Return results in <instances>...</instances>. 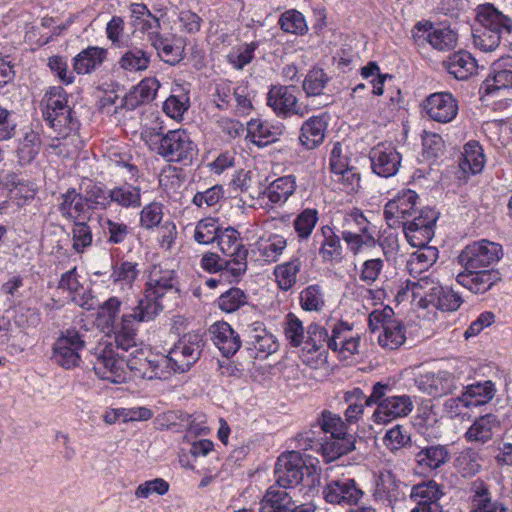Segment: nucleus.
I'll use <instances>...</instances> for the list:
<instances>
[{"instance_id": "nucleus-14", "label": "nucleus", "mask_w": 512, "mask_h": 512, "mask_svg": "<svg viewBox=\"0 0 512 512\" xmlns=\"http://www.w3.org/2000/svg\"><path fill=\"white\" fill-rule=\"evenodd\" d=\"M444 495V486L432 479L413 485L409 496L416 506L411 512H443L439 501Z\"/></svg>"}, {"instance_id": "nucleus-9", "label": "nucleus", "mask_w": 512, "mask_h": 512, "mask_svg": "<svg viewBox=\"0 0 512 512\" xmlns=\"http://www.w3.org/2000/svg\"><path fill=\"white\" fill-rule=\"evenodd\" d=\"M438 212L430 207L420 210L402 225L407 241L413 247H421L429 243L434 235V226Z\"/></svg>"}, {"instance_id": "nucleus-2", "label": "nucleus", "mask_w": 512, "mask_h": 512, "mask_svg": "<svg viewBox=\"0 0 512 512\" xmlns=\"http://www.w3.org/2000/svg\"><path fill=\"white\" fill-rule=\"evenodd\" d=\"M178 292L176 272L161 265H154L149 271L143 298L139 299L136 307L142 310V317L155 318L164 309L162 298L167 293Z\"/></svg>"}, {"instance_id": "nucleus-3", "label": "nucleus", "mask_w": 512, "mask_h": 512, "mask_svg": "<svg viewBox=\"0 0 512 512\" xmlns=\"http://www.w3.org/2000/svg\"><path fill=\"white\" fill-rule=\"evenodd\" d=\"M476 12L481 27L473 32L474 45L483 52H491L499 46L502 33L512 32V19L491 3L479 5Z\"/></svg>"}, {"instance_id": "nucleus-36", "label": "nucleus", "mask_w": 512, "mask_h": 512, "mask_svg": "<svg viewBox=\"0 0 512 512\" xmlns=\"http://www.w3.org/2000/svg\"><path fill=\"white\" fill-rule=\"evenodd\" d=\"M122 208H139L141 206V189L130 183H123L110 189V204Z\"/></svg>"}, {"instance_id": "nucleus-15", "label": "nucleus", "mask_w": 512, "mask_h": 512, "mask_svg": "<svg viewBox=\"0 0 512 512\" xmlns=\"http://www.w3.org/2000/svg\"><path fill=\"white\" fill-rule=\"evenodd\" d=\"M307 469L305 461L297 451L281 454L275 465L276 483L281 488H288L299 484Z\"/></svg>"}, {"instance_id": "nucleus-4", "label": "nucleus", "mask_w": 512, "mask_h": 512, "mask_svg": "<svg viewBox=\"0 0 512 512\" xmlns=\"http://www.w3.org/2000/svg\"><path fill=\"white\" fill-rule=\"evenodd\" d=\"M392 391L389 383L377 382L372 387L371 395L366 399V406L376 404L372 414L374 422L386 424L395 419L406 417L413 410L414 404L408 395H388Z\"/></svg>"}, {"instance_id": "nucleus-57", "label": "nucleus", "mask_w": 512, "mask_h": 512, "mask_svg": "<svg viewBox=\"0 0 512 512\" xmlns=\"http://www.w3.org/2000/svg\"><path fill=\"white\" fill-rule=\"evenodd\" d=\"M220 229L216 219L204 218L195 227L194 239L199 244L213 243L216 241Z\"/></svg>"}, {"instance_id": "nucleus-48", "label": "nucleus", "mask_w": 512, "mask_h": 512, "mask_svg": "<svg viewBox=\"0 0 512 512\" xmlns=\"http://www.w3.org/2000/svg\"><path fill=\"white\" fill-rule=\"evenodd\" d=\"M132 17L135 19V25L143 32L158 30L160 28L159 19L154 16L145 4L133 3L130 6Z\"/></svg>"}, {"instance_id": "nucleus-37", "label": "nucleus", "mask_w": 512, "mask_h": 512, "mask_svg": "<svg viewBox=\"0 0 512 512\" xmlns=\"http://www.w3.org/2000/svg\"><path fill=\"white\" fill-rule=\"evenodd\" d=\"M321 246L319 255L324 262H332L340 260L342 255V245L340 237L335 233L334 229L325 225L321 227Z\"/></svg>"}, {"instance_id": "nucleus-51", "label": "nucleus", "mask_w": 512, "mask_h": 512, "mask_svg": "<svg viewBox=\"0 0 512 512\" xmlns=\"http://www.w3.org/2000/svg\"><path fill=\"white\" fill-rule=\"evenodd\" d=\"M248 302V296L240 288H230L220 295L217 300L218 307L227 313H232Z\"/></svg>"}, {"instance_id": "nucleus-52", "label": "nucleus", "mask_w": 512, "mask_h": 512, "mask_svg": "<svg viewBox=\"0 0 512 512\" xmlns=\"http://www.w3.org/2000/svg\"><path fill=\"white\" fill-rule=\"evenodd\" d=\"M439 286L430 276H424L417 280H408L406 288L411 291L413 298H419L431 304L432 293Z\"/></svg>"}, {"instance_id": "nucleus-5", "label": "nucleus", "mask_w": 512, "mask_h": 512, "mask_svg": "<svg viewBox=\"0 0 512 512\" xmlns=\"http://www.w3.org/2000/svg\"><path fill=\"white\" fill-rule=\"evenodd\" d=\"M42 105L43 117L57 133V137L65 138L78 130L79 121L67 105V96L62 87H51L46 92Z\"/></svg>"}, {"instance_id": "nucleus-24", "label": "nucleus", "mask_w": 512, "mask_h": 512, "mask_svg": "<svg viewBox=\"0 0 512 512\" xmlns=\"http://www.w3.org/2000/svg\"><path fill=\"white\" fill-rule=\"evenodd\" d=\"M408 485L400 481L391 471L381 472L376 482L374 496L390 505L406 498Z\"/></svg>"}, {"instance_id": "nucleus-10", "label": "nucleus", "mask_w": 512, "mask_h": 512, "mask_svg": "<svg viewBox=\"0 0 512 512\" xmlns=\"http://www.w3.org/2000/svg\"><path fill=\"white\" fill-rule=\"evenodd\" d=\"M93 369L95 374L114 384L124 383L128 374L124 368V354L119 355L110 346L99 348L94 354Z\"/></svg>"}, {"instance_id": "nucleus-23", "label": "nucleus", "mask_w": 512, "mask_h": 512, "mask_svg": "<svg viewBox=\"0 0 512 512\" xmlns=\"http://www.w3.org/2000/svg\"><path fill=\"white\" fill-rule=\"evenodd\" d=\"M58 202V211L64 219L76 222L90 218L85 197L82 193L77 192L75 188H70L62 193L58 197Z\"/></svg>"}, {"instance_id": "nucleus-62", "label": "nucleus", "mask_w": 512, "mask_h": 512, "mask_svg": "<svg viewBox=\"0 0 512 512\" xmlns=\"http://www.w3.org/2000/svg\"><path fill=\"white\" fill-rule=\"evenodd\" d=\"M284 333L286 339L293 347H299L304 343L305 332L302 321L293 313L286 316L284 324Z\"/></svg>"}, {"instance_id": "nucleus-43", "label": "nucleus", "mask_w": 512, "mask_h": 512, "mask_svg": "<svg viewBox=\"0 0 512 512\" xmlns=\"http://www.w3.org/2000/svg\"><path fill=\"white\" fill-rule=\"evenodd\" d=\"M462 302V297L449 287L440 285L432 293L431 304L443 311H456Z\"/></svg>"}, {"instance_id": "nucleus-50", "label": "nucleus", "mask_w": 512, "mask_h": 512, "mask_svg": "<svg viewBox=\"0 0 512 512\" xmlns=\"http://www.w3.org/2000/svg\"><path fill=\"white\" fill-rule=\"evenodd\" d=\"M426 40L433 48L446 51L456 46L457 35L449 28H434L426 36Z\"/></svg>"}, {"instance_id": "nucleus-64", "label": "nucleus", "mask_w": 512, "mask_h": 512, "mask_svg": "<svg viewBox=\"0 0 512 512\" xmlns=\"http://www.w3.org/2000/svg\"><path fill=\"white\" fill-rule=\"evenodd\" d=\"M253 91L247 85H239L234 88L233 103L231 110L237 115H248L253 109L252 105Z\"/></svg>"}, {"instance_id": "nucleus-61", "label": "nucleus", "mask_w": 512, "mask_h": 512, "mask_svg": "<svg viewBox=\"0 0 512 512\" xmlns=\"http://www.w3.org/2000/svg\"><path fill=\"white\" fill-rule=\"evenodd\" d=\"M72 240L73 249L78 253L91 246L93 240L92 230L85 219L73 222Z\"/></svg>"}, {"instance_id": "nucleus-49", "label": "nucleus", "mask_w": 512, "mask_h": 512, "mask_svg": "<svg viewBox=\"0 0 512 512\" xmlns=\"http://www.w3.org/2000/svg\"><path fill=\"white\" fill-rule=\"evenodd\" d=\"M300 306L305 311L319 312L325 305L322 288L317 285H309L300 292Z\"/></svg>"}, {"instance_id": "nucleus-56", "label": "nucleus", "mask_w": 512, "mask_h": 512, "mask_svg": "<svg viewBox=\"0 0 512 512\" xmlns=\"http://www.w3.org/2000/svg\"><path fill=\"white\" fill-rule=\"evenodd\" d=\"M173 372V365L169 354L155 356L149 359L148 373H144V379H167Z\"/></svg>"}, {"instance_id": "nucleus-16", "label": "nucleus", "mask_w": 512, "mask_h": 512, "mask_svg": "<svg viewBox=\"0 0 512 512\" xmlns=\"http://www.w3.org/2000/svg\"><path fill=\"white\" fill-rule=\"evenodd\" d=\"M154 318H142V310L134 307L131 312L124 313L117 325L112 327L114 331V340L117 349L128 353L137 346L136 324L148 322Z\"/></svg>"}, {"instance_id": "nucleus-6", "label": "nucleus", "mask_w": 512, "mask_h": 512, "mask_svg": "<svg viewBox=\"0 0 512 512\" xmlns=\"http://www.w3.org/2000/svg\"><path fill=\"white\" fill-rule=\"evenodd\" d=\"M87 330L69 328L61 334L53 346V360L65 369L77 367L80 363V351L85 347Z\"/></svg>"}, {"instance_id": "nucleus-53", "label": "nucleus", "mask_w": 512, "mask_h": 512, "mask_svg": "<svg viewBox=\"0 0 512 512\" xmlns=\"http://www.w3.org/2000/svg\"><path fill=\"white\" fill-rule=\"evenodd\" d=\"M278 23L286 33L303 35L308 30L304 16L296 10L284 12Z\"/></svg>"}, {"instance_id": "nucleus-33", "label": "nucleus", "mask_w": 512, "mask_h": 512, "mask_svg": "<svg viewBox=\"0 0 512 512\" xmlns=\"http://www.w3.org/2000/svg\"><path fill=\"white\" fill-rule=\"evenodd\" d=\"M293 509L292 497L283 489L271 486L260 502V512H289Z\"/></svg>"}, {"instance_id": "nucleus-17", "label": "nucleus", "mask_w": 512, "mask_h": 512, "mask_svg": "<svg viewBox=\"0 0 512 512\" xmlns=\"http://www.w3.org/2000/svg\"><path fill=\"white\" fill-rule=\"evenodd\" d=\"M418 195L412 190H405L390 200L384 207V217L390 227L402 226L404 221L417 213Z\"/></svg>"}, {"instance_id": "nucleus-55", "label": "nucleus", "mask_w": 512, "mask_h": 512, "mask_svg": "<svg viewBox=\"0 0 512 512\" xmlns=\"http://www.w3.org/2000/svg\"><path fill=\"white\" fill-rule=\"evenodd\" d=\"M318 221V211L316 209H304L294 220V229L300 239H307Z\"/></svg>"}, {"instance_id": "nucleus-45", "label": "nucleus", "mask_w": 512, "mask_h": 512, "mask_svg": "<svg viewBox=\"0 0 512 512\" xmlns=\"http://www.w3.org/2000/svg\"><path fill=\"white\" fill-rule=\"evenodd\" d=\"M405 339L404 326L395 319L388 322L383 332L378 336L380 346L390 350L399 348L405 342Z\"/></svg>"}, {"instance_id": "nucleus-8", "label": "nucleus", "mask_w": 512, "mask_h": 512, "mask_svg": "<svg viewBox=\"0 0 512 512\" xmlns=\"http://www.w3.org/2000/svg\"><path fill=\"white\" fill-rule=\"evenodd\" d=\"M502 255L500 244L483 239L467 245L458 260L465 269H486L498 262Z\"/></svg>"}, {"instance_id": "nucleus-1", "label": "nucleus", "mask_w": 512, "mask_h": 512, "mask_svg": "<svg viewBox=\"0 0 512 512\" xmlns=\"http://www.w3.org/2000/svg\"><path fill=\"white\" fill-rule=\"evenodd\" d=\"M142 137L152 150L168 162L191 165L198 154L197 145L184 129L169 130L165 134L155 132L154 129L146 130Z\"/></svg>"}, {"instance_id": "nucleus-13", "label": "nucleus", "mask_w": 512, "mask_h": 512, "mask_svg": "<svg viewBox=\"0 0 512 512\" xmlns=\"http://www.w3.org/2000/svg\"><path fill=\"white\" fill-rule=\"evenodd\" d=\"M295 92V86L274 85L267 94V104L279 117H304L309 112L308 106L298 102Z\"/></svg>"}, {"instance_id": "nucleus-41", "label": "nucleus", "mask_w": 512, "mask_h": 512, "mask_svg": "<svg viewBox=\"0 0 512 512\" xmlns=\"http://www.w3.org/2000/svg\"><path fill=\"white\" fill-rule=\"evenodd\" d=\"M100 224L106 237V242L110 245L123 244L131 234V228L120 221L110 218H101Z\"/></svg>"}, {"instance_id": "nucleus-60", "label": "nucleus", "mask_w": 512, "mask_h": 512, "mask_svg": "<svg viewBox=\"0 0 512 512\" xmlns=\"http://www.w3.org/2000/svg\"><path fill=\"white\" fill-rule=\"evenodd\" d=\"M257 47L258 43L254 41L240 45L227 55V60L235 69L241 70L252 61Z\"/></svg>"}, {"instance_id": "nucleus-58", "label": "nucleus", "mask_w": 512, "mask_h": 512, "mask_svg": "<svg viewBox=\"0 0 512 512\" xmlns=\"http://www.w3.org/2000/svg\"><path fill=\"white\" fill-rule=\"evenodd\" d=\"M329 335L327 330L317 323H312L308 326L306 340L304 341L305 347L309 353L316 352L323 348L328 347Z\"/></svg>"}, {"instance_id": "nucleus-39", "label": "nucleus", "mask_w": 512, "mask_h": 512, "mask_svg": "<svg viewBox=\"0 0 512 512\" xmlns=\"http://www.w3.org/2000/svg\"><path fill=\"white\" fill-rule=\"evenodd\" d=\"M287 247V241L283 236L274 234L269 238H260L255 243V248L266 262H276Z\"/></svg>"}, {"instance_id": "nucleus-38", "label": "nucleus", "mask_w": 512, "mask_h": 512, "mask_svg": "<svg viewBox=\"0 0 512 512\" xmlns=\"http://www.w3.org/2000/svg\"><path fill=\"white\" fill-rule=\"evenodd\" d=\"M296 179L293 175H286L275 179L265 190L270 202L275 204L285 203L295 192Z\"/></svg>"}, {"instance_id": "nucleus-25", "label": "nucleus", "mask_w": 512, "mask_h": 512, "mask_svg": "<svg viewBox=\"0 0 512 512\" xmlns=\"http://www.w3.org/2000/svg\"><path fill=\"white\" fill-rule=\"evenodd\" d=\"M500 428V420L495 414L488 413L477 417L464 433V439L468 443L477 446L489 442L494 433Z\"/></svg>"}, {"instance_id": "nucleus-22", "label": "nucleus", "mask_w": 512, "mask_h": 512, "mask_svg": "<svg viewBox=\"0 0 512 512\" xmlns=\"http://www.w3.org/2000/svg\"><path fill=\"white\" fill-rule=\"evenodd\" d=\"M501 280L494 269H465L456 277V281L475 294H483Z\"/></svg>"}, {"instance_id": "nucleus-7", "label": "nucleus", "mask_w": 512, "mask_h": 512, "mask_svg": "<svg viewBox=\"0 0 512 512\" xmlns=\"http://www.w3.org/2000/svg\"><path fill=\"white\" fill-rule=\"evenodd\" d=\"M216 241L221 252L229 257L233 268L230 269L231 276L235 281L247 271L248 250L241 242L240 233L233 227L220 229Z\"/></svg>"}, {"instance_id": "nucleus-21", "label": "nucleus", "mask_w": 512, "mask_h": 512, "mask_svg": "<svg viewBox=\"0 0 512 512\" xmlns=\"http://www.w3.org/2000/svg\"><path fill=\"white\" fill-rule=\"evenodd\" d=\"M428 116L439 123H449L458 114V102L449 92L431 94L425 102Z\"/></svg>"}, {"instance_id": "nucleus-29", "label": "nucleus", "mask_w": 512, "mask_h": 512, "mask_svg": "<svg viewBox=\"0 0 512 512\" xmlns=\"http://www.w3.org/2000/svg\"><path fill=\"white\" fill-rule=\"evenodd\" d=\"M159 88L160 82L155 77L144 78L134 87L133 91L122 100L121 107L133 110L142 103L150 102L155 98Z\"/></svg>"}, {"instance_id": "nucleus-19", "label": "nucleus", "mask_w": 512, "mask_h": 512, "mask_svg": "<svg viewBox=\"0 0 512 512\" xmlns=\"http://www.w3.org/2000/svg\"><path fill=\"white\" fill-rule=\"evenodd\" d=\"M458 384L456 376L448 371L427 372L416 379L418 389L434 398L452 394L458 389Z\"/></svg>"}, {"instance_id": "nucleus-47", "label": "nucleus", "mask_w": 512, "mask_h": 512, "mask_svg": "<svg viewBox=\"0 0 512 512\" xmlns=\"http://www.w3.org/2000/svg\"><path fill=\"white\" fill-rule=\"evenodd\" d=\"M313 427L320 429L324 436H327V434H330V436L346 435V427L342 419L327 410L321 413Z\"/></svg>"}, {"instance_id": "nucleus-12", "label": "nucleus", "mask_w": 512, "mask_h": 512, "mask_svg": "<svg viewBox=\"0 0 512 512\" xmlns=\"http://www.w3.org/2000/svg\"><path fill=\"white\" fill-rule=\"evenodd\" d=\"M481 89L486 95L502 99H512V57L495 61Z\"/></svg>"}, {"instance_id": "nucleus-26", "label": "nucleus", "mask_w": 512, "mask_h": 512, "mask_svg": "<svg viewBox=\"0 0 512 512\" xmlns=\"http://www.w3.org/2000/svg\"><path fill=\"white\" fill-rule=\"evenodd\" d=\"M211 340L225 357L234 355L241 347L239 335L224 321L214 323L209 328Z\"/></svg>"}, {"instance_id": "nucleus-63", "label": "nucleus", "mask_w": 512, "mask_h": 512, "mask_svg": "<svg viewBox=\"0 0 512 512\" xmlns=\"http://www.w3.org/2000/svg\"><path fill=\"white\" fill-rule=\"evenodd\" d=\"M124 368L134 372L136 377L144 379V373H148L149 359L145 356V353L140 348L128 352V355L124 354Z\"/></svg>"}, {"instance_id": "nucleus-11", "label": "nucleus", "mask_w": 512, "mask_h": 512, "mask_svg": "<svg viewBox=\"0 0 512 512\" xmlns=\"http://www.w3.org/2000/svg\"><path fill=\"white\" fill-rule=\"evenodd\" d=\"M203 347V340L199 334L184 335L170 349L169 356L174 373H185L199 360Z\"/></svg>"}, {"instance_id": "nucleus-18", "label": "nucleus", "mask_w": 512, "mask_h": 512, "mask_svg": "<svg viewBox=\"0 0 512 512\" xmlns=\"http://www.w3.org/2000/svg\"><path fill=\"white\" fill-rule=\"evenodd\" d=\"M326 502L338 505H355L363 496V491L352 478L330 480L322 491Z\"/></svg>"}, {"instance_id": "nucleus-30", "label": "nucleus", "mask_w": 512, "mask_h": 512, "mask_svg": "<svg viewBox=\"0 0 512 512\" xmlns=\"http://www.w3.org/2000/svg\"><path fill=\"white\" fill-rule=\"evenodd\" d=\"M450 459V453L444 445H431L420 449L415 454L417 466L422 471H432L446 464Z\"/></svg>"}, {"instance_id": "nucleus-59", "label": "nucleus", "mask_w": 512, "mask_h": 512, "mask_svg": "<svg viewBox=\"0 0 512 512\" xmlns=\"http://www.w3.org/2000/svg\"><path fill=\"white\" fill-rule=\"evenodd\" d=\"M329 77L321 68H313L308 72L303 81V90L307 96H317L322 93Z\"/></svg>"}, {"instance_id": "nucleus-28", "label": "nucleus", "mask_w": 512, "mask_h": 512, "mask_svg": "<svg viewBox=\"0 0 512 512\" xmlns=\"http://www.w3.org/2000/svg\"><path fill=\"white\" fill-rule=\"evenodd\" d=\"M327 122L324 116H313L306 120L300 130L299 141L307 150L318 147L325 138Z\"/></svg>"}, {"instance_id": "nucleus-42", "label": "nucleus", "mask_w": 512, "mask_h": 512, "mask_svg": "<svg viewBox=\"0 0 512 512\" xmlns=\"http://www.w3.org/2000/svg\"><path fill=\"white\" fill-rule=\"evenodd\" d=\"M87 207L90 210H105L110 206V190L106 191L100 183L89 182L84 194Z\"/></svg>"}, {"instance_id": "nucleus-27", "label": "nucleus", "mask_w": 512, "mask_h": 512, "mask_svg": "<svg viewBox=\"0 0 512 512\" xmlns=\"http://www.w3.org/2000/svg\"><path fill=\"white\" fill-rule=\"evenodd\" d=\"M152 52L144 47L127 45L117 65L125 72L138 73L146 71L151 63Z\"/></svg>"}, {"instance_id": "nucleus-54", "label": "nucleus", "mask_w": 512, "mask_h": 512, "mask_svg": "<svg viewBox=\"0 0 512 512\" xmlns=\"http://www.w3.org/2000/svg\"><path fill=\"white\" fill-rule=\"evenodd\" d=\"M139 275L138 264L131 261H122L119 264L113 266L111 278L113 283H121L129 287L132 286L133 282Z\"/></svg>"}, {"instance_id": "nucleus-32", "label": "nucleus", "mask_w": 512, "mask_h": 512, "mask_svg": "<svg viewBox=\"0 0 512 512\" xmlns=\"http://www.w3.org/2000/svg\"><path fill=\"white\" fill-rule=\"evenodd\" d=\"M106 50L96 46H90L73 59V71L77 74H89L96 70L106 58Z\"/></svg>"}, {"instance_id": "nucleus-20", "label": "nucleus", "mask_w": 512, "mask_h": 512, "mask_svg": "<svg viewBox=\"0 0 512 512\" xmlns=\"http://www.w3.org/2000/svg\"><path fill=\"white\" fill-rule=\"evenodd\" d=\"M369 158L373 172L385 178L394 176L401 164L399 152L390 143H379L371 149Z\"/></svg>"}, {"instance_id": "nucleus-40", "label": "nucleus", "mask_w": 512, "mask_h": 512, "mask_svg": "<svg viewBox=\"0 0 512 512\" xmlns=\"http://www.w3.org/2000/svg\"><path fill=\"white\" fill-rule=\"evenodd\" d=\"M496 389L492 381L477 382L466 387L464 396H467L468 402L465 407L479 406L493 399Z\"/></svg>"}, {"instance_id": "nucleus-31", "label": "nucleus", "mask_w": 512, "mask_h": 512, "mask_svg": "<svg viewBox=\"0 0 512 512\" xmlns=\"http://www.w3.org/2000/svg\"><path fill=\"white\" fill-rule=\"evenodd\" d=\"M447 71L457 80H466L476 71L475 59L466 51H459L443 62Z\"/></svg>"}, {"instance_id": "nucleus-35", "label": "nucleus", "mask_w": 512, "mask_h": 512, "mask_svg": "<svg viewBox=\"0 0 512 512\" xmlns=\"http://www.w3.org/2000/svg\"><path fill=\"white\" fill-rule=\"evenodd\" d=\"M484 167V154L477 142H469L464 146V152L459 162V169L464 177L468 174H477Z\"/></svg>"}, {"instance_id": "nucleus-34", "label": "nucleus", "mask_w": 512, "mask_h": 512, "mask_svg": "<svg viewBox=\"0 0 512 512\" xmlns=\"http://www.w3.org/2000/svg\"><path fill=\"white\" fill-rule=\"evenodd\" d=\"M354 443L346 435L340 436H324L323 442L320 444L319 452L327 462L334 461L344 454L354 449Z\"/></svg>"}, {"instance_id": "nucleus-44", "label": "nucleus", "mask_w": 512, "mask_h": 512, "mask_svg": "<svg viewBox=\"0 0 512 512\" xmlns=\"http://www.w3.org/2000/svg\"><path fill=\"white\" fill-rule=\"evenodd\" d=\"M301 266L302 263L298 258L276 266L274 274L281 290L287 291L296 284L297 274L300 271Z\"/></svg>"}, {"instance_id": "nucleus-46", "label": "nucleus", "mask_w": 512, "mask_h": 512, "mask_svg": "<svg viewBox=\"0 0 512 512\" xmlns=\"http://www.w3.org/2000/svg\"><path fill=\"white\" fill-rule=\"evenodd\" d=\"M201 267L203 270L208 273H221V277L225 278L228 281H233V277L231 276L230 269L233 268L232 262L229 259H222L216 253L208 252L203 255L200 261Z\"/></svg>"}]
</instances>
